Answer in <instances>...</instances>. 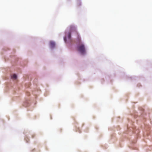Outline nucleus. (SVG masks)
I'll return each mask as SVG.
<instances>
[{
  "instance_id": "7ed1b4c3",
  "label": "nucleus",
  "mask_w": 152,
  "mask_h": 152,
  "mask_svg": "<svg viewBox=\"0 0 152 152\" xmlns=\"http://www.w3.org/2000/svg\"><path fill=\"white\" fill-rule=\"evenodd\" d=\"M55 45V43L53 42H50V46L51 48H53Z\"/></svg>"
},
{
  "instance_id": "39448f33",
  "label": "nucleus",
  "mask_w": 152,
  "mask_h": 152,
  "mask_svg": "<svg viewBox=\"0 0 152 152\" xmlns=\"http://www.w3.org/2000/svg\"><path fill=\"white\" fill-rule=\"evenodd\" d=\"M64 40L65 41V42L66 41V37H65L64 38Z\"/></svg>"
},
{
  "instance_id": "f257e3e1",
  "label": "nucleus",
  "mask_w": 152,
  "mask_h": 152,
  "mask_svg": "<svg viewBox=\"0 0 152 152\" xmlns=\"http://www.w3.org/2000/svg\"><path fill=\"white\" fill-rule=\"evenodd\" d=\"M69 32L68 34V38L70 39L71 37V33L72 34L73 33L77 34L78 36V39L80 42V38H79V35L75 26L73 25H71L69 27Z\"/></svg>"
},
{
  "instance_id": "f03ea898",
  "label": "nucleus",
  "mask_w": 152,
  "mask_h": 152,
  "mask_svg": "<svg viewBox=\"0 0 152 152\" xmlns=\"http://www.w3.org/2000/svg\"><path fill=\"white\" fill-rule=\"evenodd\" d=\"M77 49L81 54H84L86 53V50L84 45L80 43L77 45Z\"/></svg>"
},
{
  "instance_id": "20e7f679",
  "label": "nucleus",
  "mask_w": 152,
  "mask_h": 152,
  "mask_svg": "<svg viewBox=\"0 0 152 152\" xmlns=\"http://www.w3.org/2000/svg\"><path fill=\"white\" fill-rule=\"evenodd\" d=\"M11 78L12 79H15L17 78V76L15 74H14L11 76Z\"/></svg>"
}]
</instances>
